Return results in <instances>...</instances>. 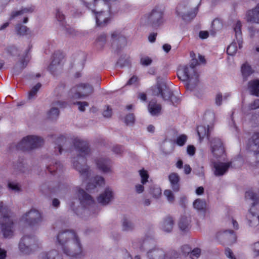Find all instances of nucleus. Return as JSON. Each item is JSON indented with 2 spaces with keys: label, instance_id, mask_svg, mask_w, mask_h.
I'll return each mask as SVG.
<instances>
[{
  "label": "nucleus",
  "instance_id": "obj_1",
  "mask_svg": "<svg viewBox=\"0 0 259 259\" xmlns=\"http://www.w3.org/2000/svg\"><path fill=\"white\" fill-rule=\"evenodd\" d=\"M204 120L207 124L199 125L197 127V134L200 140L206 137L210 142V149L213 156L216 158L224 157L225 151L223 143L218 138H209L210 133L212 129V124L215 120V115L213 112L208 111L205 113Z\"/></svg>",
  "mask_w": 259,
  "mask_h": 259
},
{
  "label": "nucleus",
  "instance_id": "obj_2",
  "mask_svg": "<svg viewBox=\"0 0 259 259\" xmlns=\"http://www.w3.org/2000/svg\"><path fill=\"white\" fill-rule=\"evenodd\" d=\"M72 143L75 149L78 152L77 160L74 159L73 165L80 174L82 181H85L91 175L90 168L85 164V157L91 153V149L88 142L80 138H75Z\"/></svg>",
  "mask_w": 259,
  "mask_h": 259
},
{
  "label": "nucleus",
  "instance_id": "obj_3",
  "mask_svg": "<svg viewBox=\"0 0 259 259\" xmlns=\"http://www.w3.org/2000/svg\"><path fill=\"white\" fill-rule=\"evenodd\" d=\"M3 186L0 185V196L2 194ZM10 210L7 205L0 201V233L4 237H11L13 235L14 223L10 218Z\"/></svg>",
  "mask_w": 259,
  "mask_h": 259
},
{
  "label": "nucleus",
  "instance_id": "obj_4",
  "mask_svg": "<svg viewBox=\"0 0 259 259\" xmlns=\"http://www.w3.org/2000/svg\"><path fill=\"white\" fill-rule=\"evenodd\" d=\"M151 91L153 95L160 96L164 100H170L173 105L179 102V99L173 95L165 82L160 80V77L157 78L156 84L151 87Z\"/></svg>",
  "mask_w": 259,
  "mask_h": 259
},
{
  "label": "nucleus",
  "instance_id": "obj_5",
  "mask_svg": "<svg viewBox=\"0 0 259 259\" xmlns=\"http://www.w3.org/2000/svg\"><path fill=\"white\" fill-rule=\"evenodd\" d=\"M178 77L183 81H187L186 85L190 90L194 89L199 81L198 74L196 68L188 65H185L179 69Z\"/></svg>",
  "mask_w": 259,
  "mask_h": 259
},
{
  "label": "nucleus",
  "instance_id": "obj_6",
  "mask_svg": "<svg viewBox=\"0 0 259 259\" xmlns=\"http://www.w3.org/2000/svg\"><path fill=\"white\" fill-rule=\"evenodd\" d=\"M246 200L253 201V205L249 210L248 215V223L250 227H255L259 224V205H255L259 201V197L252 191H248L245 193Z\"/></svg>",
  "mask_w": 259,
  "mask_h": 259
},
{
  "label": "nucleus",
  "instance_id": "obj_7",
  "mask_svg": "<svg viewBox=\"0 0 259 259\" xmlns=\"http://www.w3.org/2000/svg\"><path fill=\"white\" fill-rule=\"evenodd\" d=\"M76 191L81 205L86 208L84 209V213H88L89 211H92L95 214L99 212L97 206L93 197L88 194L84 190L76 187Z\"/></svg>",
  "mask_w": 259,
  "mask_h": 259
},
{
  "label": "nucleus",
  "instance_id": "obj_8",
  "mask_svg": "<svg viewBox=\"0 0 259 259\" xmlns=\"http://www.w3.org/2000/svg\"><path fill=\"white\" fill-rule=\"evenodd\" d=\"M62 249L65 254L71 257L80 258L83 256L82 246L77 235Z\"/></svg>",
  "mask_w": 259,
  "mask_h": 259
},
{
  "label": "nucleus",
  "instance_id": "obj_9",
  "mask_svg": "<svg viewBox=\"0 0 259 259\" xmlns=\"http://www.w3.org/2000/svg\"><path fill=\"white\" fill-rule=\"evenodd\" d=\"M44 143L43 139L36 136H27L18 144V149L26 151L37 148Z\"/></svg>",
  "mask_w": 259,
  "mask_h": 259
},
{
  "label": "nucleus",
  "instance_id": "obj_10",
  "mask_svg": "<svg viewBox=\"0 0 259 259\" xmlns=\"http://www.w3.org/2000/svg\"><path fill=\"white\" fill-rule=\"evenodd\" d=\"M94 92V88L89 84L81 83L72 88L69 93L70 99H77L87 97Z\"/></svg>",
  "mask_w": 259,
  "mask_h": 259
},
{
  "label": "nucleus",
  "instance_id": "obj_11",
  "mask_svg": "<svg viewBox=\"0 0 259 259\" xmlns=\"http://www.w3.org/2000/svg\"><path fill=\"white\" fill-rule=\"evenodd\" d=\"M163 11L158 8H155L145 16V23L149 26L156 28L163 24Z\"/></svg>",
  "mask_w": 259,
  "mask_h": 259
},
{
  "label": "nucleus",
  "instance_id": "obj_12",
  "mask_svg": "<svg viewBox=\"0 0 259 259\" xmlns=\"http://www.w3.org/2000/svg\"><path fill=\"white\" fill-rule=\"evenodd\" d=\"M22 220L31 227H37L43 221V217L38 210L31 209L23 215Z\"/></svg>",
  "mask_w": 259,
  "mask_h": 259
},
{
  "label": "nucleus",
  "instance_id": "obj_13",
  "mask_svg": "<svg viewBox=\"0 0 259 259\" xmlns=\"http://www.w3.org/2000/svg\"><path fill=\"white\" fill-rule=\"evenodd\" d=\"M36 244L34 236L25 235L20 240L19 244L20 250L24 253H29Z\"/></svg>",
  "mask_w": 259,
  "mask_h": 259
},
{
  "label": "nucleus",
  "instance_id": "obj_14",
  "mask_svg": "<svg viewBox=\"0 0 259 259\" xmlns=\"http://www.w3.org/2000/svg\"><path fill=\"white\" fill-rule=\"evenodd\" d=\"M198 8H195L193 11H189V8L185 4H179L177 7L176 12L185 21L193 19L196 15Z\"/></svg>",
  "mask_w": 259,
  "mask_h": 259
},
{
  "label": "nucleus",
  "instance_id": "obj_15",
  "mask_svg": "<svg viewBox=\"0 0 259 259\" xmlns=\"http://www.w3.org/2000/svg\"><path fill=\"white\" fill-rule=\"evenodd\" d=\"M234 161H230L228 162H222L214 161L212 163L214 168V174L215 176H221L225 174L229 167H236V164H234Z\"/></svg>",
  "mask_w": 259,
  "mask_h": 259
},
{
  "label": "nucleus",
  "instance_id": "obj_16",
  "mask_svg": "<svg viewBox=\"0 0 259 259\" xmlns=\"http://www.w3.org/2000/svg\"><path fill=\"white\" fill-rule=\"evenodd\" d=\"M74 232L69 230H65L59 232L57 236V241L59 244L61 246L62 248L64 247L68 242L73 239L76 236Z\"/></svg>",
  "mask_w": 259,
  "mask_h": 259
},
{
  "label": "nucleus",
  "instance_id": "obj_17",
  "mask_svg": "<svg viewBox=\"0 0 259 259\" xmlns=\"http://www.w3.org/2000/svg\"><path fill=\"white\" fill-rule=\"evenodd\" d=\"M97 167L103 173H111V161L107 158L99 157L96 159Z\"/></svg>",
  "mask_w": 259,
  "mask_h": 259
},
{
  "label": "nucleus",
  "instance_id": "obj_18",
  "mask_svg": "<svg viewBox=\"0 0 259 259\" xmlns=\"http://www.w3.org/2000/svg\"><path fill=\"white\" fill-rule=\"evenodd\" d=\"M245 19L247 22L259 24V3L246 12Z\"/></svg>",
  "mask_w": 259,
  "mask_h": 259
},
{
  "label": "nucleus",
  "instance_id": "obj_19",
  "mask_svg": "<svg viewBox=\"0 0 259 259\" xmlns=\"http://www.w3.org/2000/svg\"><path fill=\"white\" fill-rule=\"evenodd\" d=\"M217 238L221 241L231 244L236 241V235L233 231L229 230L219 232L217 235Z\"/></svg>",
  "mask_w": 259,
  "mask_h": 259
},
{
  "label": "nucleus",
  "instance_id": "obj_20",
  "mask_svg": "<svg viewBox=\"0 0 259 259\" xmlns=\"http://www.w3.org/2000/svg\"><path fill=\"white\" fill-rule=\"evenodd\" d=\"M114 198V194L112 190L109 188L105 189L103 192L98 197L97 200L98 202L102 205H106L108 204Z\"/></svg>",
  "mask_w": 259,
  "mask_h": 259
},
{
  "label": "nucleus",
  "instance_id": "obj_21",
  "mask_svg": "<svg viewBox=\"0 0 259 259\" xmlns=\"http://www.w3.org/2000/svg\"><path fill=\"white\" fill-rule=\"evenodd\" d=\"M68 143L69 142L65 137L60 136L58 138L54 143V154L58 155L61 154Z\"/></svg>",
  "mask_w": 259,
  "mask_h": 259
},
{
  "label": "nucleus",
  "instance_id": "obj_22",
  "mask_svg": "<svg viewBox=\"0 0 259 259\" xmlns=\"http://www.w3.org/2000/svg\"><path fill=\"white\" fill-rule=\"evenodd\" d=\"M53 59L48 68L52 73L61 68L60 64L63 59V55L60 53H55L53 55Z\"/></svg>",
  "mask_w": 259,
  "mask_h": 259
},
{
  "label": "nucleus",
  "instance_id": "obj_23",
  "mask_svg": "<svg viewBox=\"0 0 259 259\" xmlns=\"http://www.w3.org/2000/svg\"><path fill=\"white\" fill-rule=\"evenodd\" d=\"M105 185V180L100 176H96L92 178L87 186V190L89 191H92L98 187H101Z\"/></svg>",
  "mask_w": 259,
  "mask_h": 259
},
{
  "label": "nucleus",
  "instance_id": "obj_24",
  "mask_svg": "<svg viewBox=\"0 0 259 259\" xmlns=\"http://www.w3.org/2000/svg\"><path fill=\"white\" fill-rule=\"evenodd\" d=\"M168 180L172 189L175 192H178L180 188V178L179 175L176 172H172L169 175Z\"/></svg>",
  "mask_w": 259,
  "mask_h": 259
},
{
  "label": "nucleus",
  "instance_id": "obj_25",
  "mask_svg": "<svg viewBox=\"0 0 259 259\" xmlns=\"http://www.w3.org/2000/svg\"><path fill=\"white\" fill-rule=\"evenodd\" d=\"M28 52L25 53V55L23 58L21 59L20 62L16 64L14 68V73L15 74H18L21 72L27 65L28 62L29 60V57L28 55Z\"/></svg>",
  "mask_w": 259,
  "mask_h": 259
},
{
  "label": "nucleus",
  "instance_id": "obj_26",
  "mask_svg": "<svg viewBox=\"0 0 259 259\" xmlns=\"http://www.w3.org/2000/svg\"><path fill=\"white\" fill-rule=\"evenodd\" d=\"M191 219L186 216L182 217L179 221L178 226L181 231L187 232L191 228Z\"/></svg>",
  "mask_w": 259,
  "mask_h": 259
},
{
  "label": "nucleus",
  "instance_id": "obj_27",
  "mask_svg": "<svg viewBox=\"0 0 259 259\" xmlns=\"http://www.w3.org/2000/svg\"><path fill=\"white\" fill-rule=\"evenodd\" d=\"M47 168L51 174H53L56 172H60L62 170L63 165L59 161L53 159L47 165Z\"/></svg>",
  "mask_w": 259,
  "mask_h": 259
},
{
  "label": "nucleus",
  "instance_id": "obj_28",
  "mask_svg": "<svg viewBox=\"0 0 259 259\" xmlns=\"http://www.w3.org/2000/svg\"><path fill=\"white\" fill-rule=\"evenodd\" d=\"M248 90L251 95L259 97V79L249 81Z\"/></svg>",
  "mask_w": 259,
  "mask_h": 259
},
{
  "label": "nucleus",
  "instance_id": "obj_29",
  "mask_svg": "<svg viewBox=\"0 0 259 259\" xmlns=\"http://www.w3.org/2000/svg\"><path fill=\"white\" fill-rule=\"evenodd\" d=\"M41 259H63V257L62 253L57 250L53 249L43 253L41 255Z\"/></svg>",
  "mask_w": 259,
  "mask_h": 259
},
{
  "label": "nucleus",
  "instance_id": "obj_30",
  "mask_svg": "<svg viewBox=\"0 0 259 259\" xmlns=\"http://www.w3.org/2000/svg\"><path fill=\"white\" fill-rule=\"evenodd\" d=\"M241 26L242 25L241 22L240 21H237L234 28L236 41H237L239 49L242 48V32L241 29Z\"/></svg>",
  "mask_w": 259,
  "mask_h": 259
},
{
  "label": "nucleus",
  "instance_id": "obj_31",
  "mask_svg": "<svg viewBox=\"0 0 259 259\" xmlns=\"http://www.w3.org/2000/svg\"><path fill=\"white\" fill-rule=\"evenodd\" d=\"M161 107L160 104H157L155 100L151 101L148 105V110L152 115H157L160 112Z\"/></svg>",
  "mask_w": 259,
  "mask_h": 259
},
{
  "label": "nucleus",
  "instance_id": "obj_32",
  "mask_svg": "<svg viewBox=\"0 0 259 259\" xmlns=\"http://www.w3.org/2000/svg\"><path fill=\"white\" fill-rule=\"evenodd\" d=\"M34 9V7H30L28 8H23L19 11H13L11 14L10 19H13L19 16L23 15L27 13H31L33 12Z\"/></svg>",
  "mask_w": 259,
  "mask_h": 259
},
{
  "label": "nucleus",
  "instance_id": "obj_33",
  "mask_svg": "<svg viewBox=\"0 0 259 259\" xmlns=\"http://www.w3.org/2000/svg\"><path fill=\"white\" fill-rule=\"evenodd\" d=\"M174 224L172 218L171 217H167L163 221L162 229L165 232H170L172 230Z\"/></svg>",
  "mask_w": 259,
  "mask_h": 259
},
{
  "label": "nucleus",
  "instance_id": "obj_34",
  "mask_svg": "<svg viewBox=\"0 0 259 259\" xmlns=\"http://www.w3.org/2000/svg\"><path fill=\"white\" fill-rule=\"evenodd\" d=\"M193 206L198 211L202 212L204 213L207 210V204L204 200L197 199L193 202Z\"/></svg>",
  "mask_w": 259,
  "mask_h": 259
},
{
  "label": "nucleus",
  "instance_id": "obj_35",
  "mask_svg": "<svg viewBox=\"0 0 259 259\" xmlns=\"http://www.w3.org/2000/svg\"><path fill=\"white\" fill-rule=\"evenodd\" d=\"M135 227L134 223L126 218H124L122 220V229L124 231H132Z\"/></svg>",
  "mask_w": 259,
  "mask_h": 259
},
{
  "label": "nucleus",
  "instance_id": "obj_36",
  "mask_svg": "<svg viewBox=\"0 0 259 259\" xmlns=\"http://www.w3.org/2000/svg\"><path fill=\"white\" fill-rule=\"evenodd\" d=\"M8 188L9 190L15 193H19L22 191L21 185L15 181H9L8 183Z\"/></svg>",
  "mask_w": 259,
  "mask_h": 259
},
{
  "label": "nucleus",
  "instance_id": "obj_37",
  "mask_svg": "<svg viewBox=\"0 0 259 259\" xmlns=\"http://www.w3.org/2000/svg\"><path fill=\"white\" fill-rule=\"evenodd\" d=\"M17 34L19 35H24L29 33V29L26 26L21 24H18L15 27Z\"/></svg>",
  "mask_w": 259,
  "mask_h": 259
},
{
  "label": "nucleus",
  "instance_id": "obj_38",
  "mask_svg": "<svg viewBox=\"0 0 259 259\" xmlns=\"http://www.w3.org/2000/svg\"><path fill=\"white\" fill-rule=\"evenodd\" d=\"M59 115V110L56 107H52L48 112V117L51 120L56 119Z\"/></svg>",
  "mask_w": 259,
  "mask_h": 259
},
{
  "label": "nucleus",
  "instance_id": "obj_39",
  "mask_svg": "<svg viewBox=\"0 0 259 259\" xmlns=\"http://www.w3.org/2000/svg\"><path fill=\"white\" fill-rule=\"evenodd\" d=\"M241 71L244 78L246 79L247 77L249 76L253 71L251 67L248 64H244L242 65L241 68Z\"/></svg>",
  "mask_w": 259,
  "mask_h": 259
},
{
  "label": "nucleus",
  "instance_id": "obj_40",
  "mask_svg": "<svg viewBox=\"0 0 259 259\" xmlns=\"http://www.w3.org/2000/svg\"><path fill=\"white\" fill-rule=\"evenodd\" d=\"M41 87L40 83H37L35 86H34L28 93V98L29 100L33 99L37 94L38 90Z\"/></svg>",
  "mask_w": 259,
  "mask_h": 259
},
{
  "label": "nucleus",
  "instance_id": "obj_41",
  "mask_svg": "<svg viewBox=\"0 0 259 259\" xmlns=\"http://www.w3.org/2000/svg\"><path fill=\"white\" fill-rule=\"evenodd\" d=\"M237 45H238L237 41H234L228 47L227 53L229 55L233 56L236 53Z\"/></svg>",
  "mask_w": 259,
  "mask_h": 259
},
{
  "label": "nucleus",
  "instance_id": "obj_42",
  "mask_svg": "<svg viewBox=\"0 0 259 259\" xmlns=\"http://www.w3.org/2000/svg\"><path fill=\"white\" fill-rule=\"evenodd\" d=\"M149 193L153 197L158 198L161 194V190L159 187L154 186L150 187Z\"/></svg>",
  "mask_w": 259,
  "mask_h": 259
},
{
  "label": "nucleus",
  "instance_id": "obj_43",
  "mask_svg": "<svg viewBox=\"0 0 259 259\" xmlns=\"http://www.w3.org/2000/svg\"><path fill=\"white\" fill-rule=\"evenodd\" d=\"M139 174L141 178V183L143 185L146 184L148 182V179L149 178L147 171L144 169H142L139 170Z\"/></svg>",
  "mask_w": 259,
  "mask_h": 259
},
{
  "label": "nucleus",
  "instance_id": "obj_44",
  "mask_svg": "<svg viewBox=\"0 0 259 259\" xmlns=\"http://www.w3.org/2000/svg\"><path fill=\"white\" fill-rule=\"evenodd\" d=\"M164 195L166 197L168 201L173 203L175 201V196L172 191L170 190H166L164 191Z\"/></svg>",
  "mask_w": 259,
  "mask_h": 259
},
{
  "label": "nucleus",
  "instance_id": "obj_45",
  "mask_svg": "<svg viewBox=\"0 0 259 259\" xmlns=\"http://www.w3.org/2000/svg\"><path fill=\"white\" fill-rule=\"evenodd\" d=\"M200 253L201 249L199 248H195L193 250H191L189 255L192 259H197L200 256Z\"/></svg>",
  "mask_w": 259,
  "mask_h": 259
},
{
  "label": "nucleus",
  "instance_id": "obj_46",
  "mask_svg": "<svg viewBox=\"0 0 259 259\" xmlns=\"http://www.w3.org/2000/svg\"><path fill=\"white\" fill-rule=\"evenodd\" d=\"M187 137L186 135H181L178 137L176 140V143L180 146H183L186 142Z\"/></svg>",
  "mask_w": 259,
  "mask_h": 259
},
{
  "label": "nucleus",
  "instance_id": "obj_47",
  "mask_svg": "<svg viewBox=\"0 0 259 259\" xmlns=\"http://www.w3.org/2000/svg\"><path fill=\"white\" fill-rule=\"evenodd\" d=\"M135 116L133 113L127 114L125 118V123L126 125H132L135 122Z\"/></svg>",
  "mask_w": 259,
  "mask_h": 259
},
{
  "label": "nucleus",
  "instance_id": "obj_48",
  "mask_svg": "<svg viewBox=\"0 0 259 259\" xmlns=\"http://www.w3.org/2000/svg\"><path fill=\"white\" fill-rule=\"evenodd\" d=\"M152 62V60L147 56L142 57L140 59V63L143 66H147L150 65Z\"/></svg>",
  "mask_w": 259,
  "mask_h": 259
},
{
  "label": "nucleus",
  "instance_id": "obj_49",
  "mask_svg": "<svg viewBox=\"0 0 259 259\" xmlns=\"http://www.w3.org/2000/svg\"><path fill=\"white\" fill-rule=\"evenodd\" d=\"M73 104L78 105L79 110L81 112L84 111L85 107H88L89 106V103L87 102H76Z\"/></svg>",
  "mask_w": 259,
  "mask_h": 259
},
{
  "label": "nucleus",
  "instance_id": "obj_50",
  "mask_svg": "<svg viewBox=\"0 0 259 259\" xmlns=\"http://www.w3.org/2000/svg\"><path fill=\"white\" fill-rule=\"evenodd\" d=\"M111 38L113 43H115L117 40H120L123 41L125 40L124 37H122L121 35L119 34V33L116 32L112 33Z\"/></svg>",
  "mask_w": 259,
  "mask_h": 259
},
{
  "label": "nucleus",
  "instance_id": "obj_51",
  "mask_svg": "<svg viewBox=\"0 0 259 259\" xmlns=\"http://www.w3.org/2000/svg\"><path fill=\"white\" fill-rule=\"evenodd\" d=\"M14 168L20 172H24L25 170V164L22 162H19L14 165Z\"/></svg>",
  "mask_w": 259,
  "mask_h": 259
},
{
  "label": "nucleus",
  "instance_id": "obj_52",
  "mask_svg": "<svg viewBox=\"0 0 259 259\" xmlns=\"http://www.w3.org/2000/svg\"><path fill=\"white\" fill-rule=\"evenodd\" d=\"M106 41V36L103 34L100 35L97 40V44L100 46H102Z\"/></svg>",
  "mask_w": 259,
  "mask_h": 259
},
{
  "label": "nucleus",
  "instance_id": "obj_53",
  "mask_svg": "<svg viewBox=\"0 0 259 259\" xmlns=\"http://www.w3.org/2000/svg\"><path fill=\"white\" fill-rule=\"evenodd\" d=\"M252 250L253 252L254 255L257 256L259 255V241L254 243L252 245Z\"/></svg>",
  "mask_w": 259,
  "mask_h": 259
},
{
  "label": "nucleus",
  "instance_id": "obj_54",
  "mask_svg": "<svg viewBox=\"0 0 259 259\" xmlns=\"http://www.w3.org/2000/svg\"><path fill=\"white\" fill-rule=\"evenodd\" d=\"M56 17L58 21L63 22L65 20V16L63 13L59 10H56Z\"/></svg>",
  "mask_w": 259,
  "mask_h": 259
},
{
  "label": "nucleus",
  "instance_id": "obj_55",
  "mask_svg": "<svg viewBox=\"0 0 259 259\" xmlns=\"http://www.w3.org/2000/svg\"><path fill=\"white\" fill-rule=\"evenodd\" d=\"M259 108V99L254 100L253 102L249 104L248 108L249 110H255Z\"/></svg>",
  "mask_w": 259,
  "mask_h": 259
},
{
  "label": "nucleus",
  "instance_id": "obj_56",
  "mask_svg": "<svg viewBox=\"0 0 259 259\" xmlns=\"http://www.w3.org/2000/svg\"><path fill=\"white\" fill-rule=\"evenodd\" d=\"M211 26L213 29L217 30L222 27V24L218 19H214L211 24Z\"/></svg>",
  "mask_w": 259,
  "mask_h": 259
},
{
  "label": "nucleus",
  "instance_id": "obj_57",
  "mask_svg": "<svg viewBox=\"0 0 259 259\" xmlns=\"http://www.w3.org/2000/svg\"><path fill=\"white\" fill-rule=\"evenodd\" d=\"M103 115L105 117H110L112 115V109L109 106H106V109L104 110Z\"/></svg>",
  "mask_w": 259,
  "mask_h": 259
},
{
  "label": "nucleus",
  "instance_id": "obj_58",
  "mask_svg": "<svg viewBox=\"0 0 259 259\" xmlns=\"http://www.w3.org/2000/svg\"><path fill=\"white\" fill-rule=\"evenodd\" d=\"M225 253L226 255L230 259H236L233 252L229 248H227L225 249Z\"/></svg>",
  "mask_w": 259,
  "mask_h": 259
},
{
  "label": "nucleus",
  "instance_id": "obj_59",
  "mask_svg": "<svg viewBox=\"0 0 259 259\" xmlns=\"http://www.w3.org/2000/svg\"><path fill=\"white\" fill-rule=\"evenodd\" d=\"M182 251L185 254L190 253L192 248L188 245H184L182 248Z\"/></svg>",
  "mask_w": 259,
  "mask_h": 259
},
{
  "label": "nucleus",
  "instance_id": "obj_60",
  "mask_svg": "<svg viewBox=\"0 0 259 259\" xmlns=\"http://www.w3.org/2000/svg\"><path fill=\"white\" fill-rule=\"evenodd\" d=\"M135 190L136 193L138 194L142 193L144 190V185H143L142 183L140 184H137L135 186Z\"/></svg>",
  "mask_w": 259,
  "mask_h": 259
},
{
  "label": "nucleus",
  "instance_id": "obj_61",
  "mask_svg": "<svg viewBox=\"0 0 259 259\" xmlns=\"http://www.w3.org/2000/svg\"><path fill=\"white\" fill-rule=\"evenodd\" d=\"M187 153L190 155H193L195 153V148L193 145H189L187 147Z\"/></svg>",
  "mask_w": 259,
  "mask_h": 259
},
{
  "label": "nucleus",
  "instance_id": "obj_62",
  "mask_svg": "<svg viewBox=\"0 0 259 259\" xmlns=\"http://www.w3.org/2000/svg\"><path fill=\"white\" fill-rule=\"evenodd\" d=\"M113 151L116 154H120L123 152V148L121 146H116L113 148Z\"/></svg>",
  "mask_w": 259,
  "mask_h": 259
},
{
  "label": "nucleus",
  "instance_id": "obj_63",
  "mask_svg": "<svg viewBox=\"0 0 259 259\" xmlns=\"http://www.w3.org/2000/svg\"><path fill=\"white\" fill-rule=\"evenodd\" d=\"M66 103L64 102L57 101L53 103V105L54 106H58L60 107H65Z\"/></svg>",
  "mask_w": 259,
  "mask_h": 259
},
{
  "label": "nucleus",
  "instance_id": "obj_64",
  "mask_svg": "<svg viewBox=\"0 0 259 259\" xmlns=\"http://www.w3.org/2000/svg\"><path fill=\"white\" fill-rule=\"evenodd\" d=\"M222 99L223 97L221 94H217L215 98V104L218 106H220L222 104Z\"/></svg>",
  "mask_w": 259,
  "mask_h": 259
}]
</instances>
